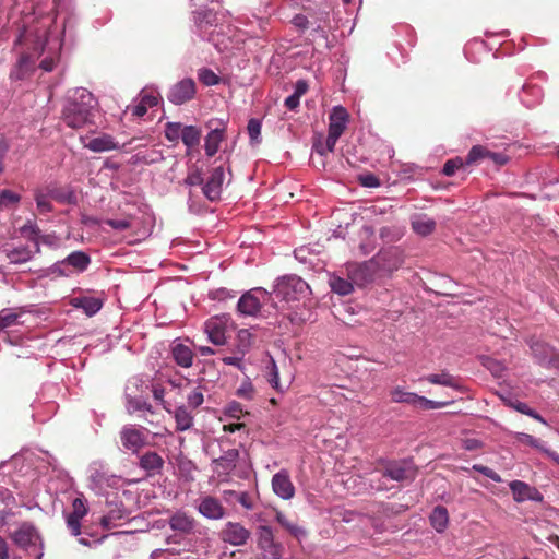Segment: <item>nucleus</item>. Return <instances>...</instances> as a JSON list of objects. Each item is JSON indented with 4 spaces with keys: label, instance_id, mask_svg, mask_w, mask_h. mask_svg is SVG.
Instances as JSON below:
<instances>
[{
    "label": "nucleus",
    "instance_id": "nucleus-28",
    "mask_svg": "<svg viewBox=\"0 0 559 559\" xmlns=\"http://www.w3.org/2000/svg\"><path fill=\"white\" fill-rule=\"evenodd\" d=\"M139 466L145 471L147 476L152 477L162 473L164 460L158 453L148 451L140 456Z\"/></svg>",
    "mask_w": 559,
    "mask_h": 559
},
{
    "label": "nucleus",
    "instance_id": "nucleus-16",
    "mask_svg": "<svg viewBox=\"0 0 559 559\" xmlns=\"http://www.w3.org/2000/svg\"><path fill=\"white\" fill-rule=\"evenodd\" d=\"M221 539L231 546H243L249 540L251 533L238 522H227L219 533Z\"/></svg>",
    "mask_w": 559,
    "mask_h": 559
},
{
    "label": "nucleus",
    "instance_id": "nucleus-31",
    "mask_svg": "<svg viewBox=\"0 0 559 559\" xmlns=\"http://www.w3.org/2000/svg\"><path fill=\"white\" fill-rule=\"evenodd\" d=\"M171 356L175 362L182 368H190L193 364V352L192 349L180 343L175 341L171 345Z\"/></svg>",
    "mask_w": 559,
    "mask_h": 559
},
{
    "label": "nucleus",
    "instance_id": "nucleus-58",
    "mask_svg": "<svg viewBox=\"0 0 559 559\" xmlns=\"http://www.w3.org/2000/svg\"><path fill=\"white\" fill-rule=\"evenodd\" d=\"M488 154H489L488 150H486L485 147H483L480 145H475L469 151L465 163L467 165L474 164L483 158H486L488 156Z\"/></svg>",
    "mask_w": 559,
    "mask_h": 559
},
{
    "label": "nucleus",
    "instance_id": "nucleus-52",
    "mask_svg": "<svg viewBox=\"0 0 559 559\" xmlns=\"http://www.w3.org/2000/svg\"><path fill=\"white\" fill-rule=\"evenodd\" d=\"M198 79L205 86H213L219 82L218 75L207 68H202L199 70Z\"/></svg>",
    "mask_w": 559,
    "mask_h": 559
},
{
    "label": "nucleus",
    "instance_id": "nucleus-41",
    "mask_svg": "<svg viewBox=\"0 0 559 559\" xmlns=\"http://www.w3.org/2000/svg\"><path fill=\"white\" fill-rule=\"evenodd\" d=\"M418 394L405 391L401 386H396L391 391V400L394 403H405L408 405H416Z\"/></svg>",
    "mask_w": 559,
    "mask_h": 559
},
{
    "label": "nucleus",
    "instance_id": "nucleus-20",
    "mask_svg": "<svg viewBox=\"0 0 559 559\" xmlns=\"http://www.w3.org/2000/svg\"><path fill=\"white\" fill-rule=\"evenodd\" d=\"M273 492L283 500H292L295 497V486L286 469L275 473L271 480Z\"/></svg>",
    "mask_w": 559,
    "mask_h": 559
},
{
    "label": "nucleus",
    "instance_id": "nucleus-56",
    "mask_svg": "<svg viewBox=\"0 0 559 559\" xmlns=\"http://www.w3.org/2000/svg\"><path fill=\"white\" fill-rule=\"evenodd\" d=\"M225 497L231 496L234 497L246 510L253 509V501L248 492H236L234 490L224 491Z\"/></svg>",
    "mask_w": 559,
    "mask_h": 559
},
{
    "label": "nucleus",
    "instance_id": "nucleus-36",
    "mask_svg": "<svg viewBox=\"0 0 559 559\" xmlns=\"http://www.w3.org/2000/svg\"><path fill=\"white\" fill-rule=\"evenodd\" d=\"M519 96L522 104H524L526 107H534L540 102L543 97V91L537 85L526 83L523 85Z\"/></svg>",
    "mask_w": 559,
    "mask_h": 559
},
{
    "label": "nucleus",
    "instance_id": "nucleus-26",
    "mask_svg": "<svg viewBox=\"0 0 559 559\" xmlns=\"http://www.w3.org/2000/svg\"><path fill=\"white\" fill-rule=\"evenodd\" d=\"M108 508L100 521L103 527L115 528L121 524V521L128 519V511L122 503H108Z\"/></svg>",
    "mask_w": 559,
    "mask_h": 559
},
{
    "label": "nucleus",
    "instance_id": "nucleus-49",
    "mask_svg": "<svg viewBox=\"0 0 559 559\" xmlns=\"http://www.w3.org/2000/svg\"><path fill=\"white\" fill-rule=\"evenodd\" d=\"M247 414L248 412H246L243 406L237 401L229 402L224 408V415L233 419H240Z\"/></svg>",
    "mask_w": 559,
    "mask_h": 559
},
{
    "label": "nucleus",
    "instance_id": "nucleus-24",
    "mask_svg": "<svg viewBox=\"0 0 559 559\" xmlns=\"http://www.w3.org/2000/svg\"><path fill=\"white\" fill-rule=\"evenodd\" d=\"M510 490L512 491L513 499L516 502L524 501H536L543 500V495L535 488L522 480H513L509 484Z\"/></svg>",
    "mask_w": 559,
    "mask_h": 559
},
{
    "label": "nucleus",
    "instance_id": "nucleus-47",
    "mask_svg": "<svg viewBox=\"0 0 559 559\" xmlns=\"http://www.w3.org/2000/svg\"><path fill=\"white\" fill-rule=\"evenodd\" d=\"M162 99L160 94L154 88H143L140 93V102L143 103L146 108H152L158 105Z\"/></svg>",
    "mask_w": 559,
    "mask_h": 559
},
{
    "label": "nucleus",
    "instance_id": "nucleus-19",
    "mask_svg": "<svg viewBox=\"0 0 559 559\" xmlns=\"http://www.w3.org/2000/svg\"><path fill=\"white\" fill-rule=\"evenodd\" d=\"M195 94V83L192 79H183L174 84L167 95V98L174 105H182L192 99Z\"/></svg>",
    "mask_w": 559,
    "mask_h": 559
},
{
    "label": "nucleus",
    "instance_id": "nucleus-22",
    "mask_svg": "<svg viewBox=\"0 0 559 559\" xmlns=\"http://www.w3.org/2000/svg\"><path fill=\"white\" fill-rule=\"evenodd\" d=\"M87 514L86 500L83 497H76L72 501V511L67 515L66 522L71 534L74 536L81 533V520Z\"/></svg>",
    "mask_w": 559,
    "mask_h": 559
},
{
    "label": "nucleus",
    "instance_id": "nucleus-44",
    "mask_svg": "<svg viewBox=\"0 0 559 559\" xmlns=\"http://www.w3.org/2000/svg\"><path fill=\"white\" fill-rule=\"evenodd\" d=\"M427 381L432 384H439L449 388H459L456 379L448 372L429 374Z\"/></svg>",
    "mask_w": 559,
    "mask_h": 559
},
{
    "label": "nucleus",
    "instance_id": "nucleus-37",
    "mask_svg": "<svg viewBox=\"0 0 559 559\" xmlns=\"http://www.w3.org/2000/svg\"><path fill=\"white\" fill-rule=\"evenodd\" d=\"M254 342V335L248 329H241L236 335V342L233 352L247 355Z\"/></svg>",
    "mask_w": 559,
    "mask_h": 559
},
{
    "label": "nucleus",
    "instance_id": "nucleus-30",
    "mask_svg": "<svg viewBox=\"0 0 559 559\" xmlns=\"http://www.w3.org/2000/svg\"><path fill=\"white\" fill-rule=\"evenodd\" d=\"M170 528L181 534H189L194 528V520L185 511L178 510L168 520Z\"/></svg>",
    "mask_w": 559,
    "mask_h": 559
},
{
    "label": "nucleus",
    "instance_id": "nucleus-4",
    "mask_svg": "<svg viewBox=\"0 0 559 559\" xmlns=\"http://www.w3.org/2000/svg\"><path fill=\"white\" fill-rule=\"evenodd\" d=\"M349 121V115L343 106H334L329 116V130L325 144H314L313 150L324 156L328 153H332L335 145L346 130Z\"/></svg>",
    "mask_w": 559,
    "mask_h": 559
},
{
    "label": "nucleus",
    "instance_id": "nucleus-39",
    "mask_svg": "<svg viewBox=\"0 0 559 559\" xmlns=\"http://www.w3.org/2000/svg\"><path fill=\"white\" fill-rule=\"evenodd\" d=\"M223 139H224L223 130L214 129V130L210 131L205 138V144H204L205 154L210 157L214 156L217 153V151L219 148V144L223 141Z\"/></svg>",
    "mask_w": 559,
    "mask_h": 559
},
{
    "label": "nucleus",
    "instance_id": "nucleus-5",
    "mask_svg": "<svg viewBox=\"0 0 559 559\" xmlns=\"http://www.w3.org/2000/svg\"><path fill=\"white\" fill-rule=\"evenodd\" d=\"M91 265V257L81 250L73 251L64 259L57 261L48 269V274L58 277H70L85 272Z\"/></svg>",
    "mask_w": 559,
    "mask_h": 559
},
{
    "label": "nucleus",
    "instance_id": "nucleus-50",
    "mask_svg": "<svg viewBox=\"0 0 559 559\" xmlns=\"http://www.w3.org/2000/svg\"><path fill=\"white\" fill-rule=\"evenodd\" d=\"M255 394L254 386L249 378H246L236 391V395L242 400L251 401Z\"/></svg>",
    "mask_w": 559,
    "mask_h": 559
},
{
    "label": "nucleus",
    "instance_id": "nucleus-9",
    "mask_svg": "<svg viewBox=\"0 0 559 559\" xmlns=\"http://www.w3.org/2000/svg\"><path fill=\"white\" fill-rule=\"evenodd\" d=\"M11 538L17 547L28 552L34 551L36 559H41L43 543L38 531L33 524L26 522L22 523L19 528L11 534Z\"/></svg>",
    "mask_w": 559,
    "mask_h": 559
},
{
    "label": "nucleus",
    "instance_id": "nucleus-12",
    "mask_svg": "<svg viewBox=\"0 0 559 559\" xmlns=\"http://www.w3.org/2000/svg\"><path fill=\"white\" fill-rule=\"evenodd\" d=\"M36 254H39L38 246L36 249L28 245H5L0 248V258L8 260L9 264L20 265L27 263L34 259Z\"/></svg>",
    "mask_w": 559,
    "mask_h": 559
},
{
    "label": "nucleus",
    "instance_id": "nucleus-17",
    "mask_svg": "<svg viewBox=\"0 0 559 559\" xmlns=\"http://www.w3.org/2000/svg\"><path fill=\"white\" fill-rule=\"evenodd\" d=\"M145 428H136L134 426H124L120 431V440L123 448L132 453H138L145 444Z\"/></svg>",
    "mask_w": 559,
    "mask_h": 559
},
{
    "label": "nucleus",
    "instance_id": "nucleus-53",
    "mask_svg": "<svg viewBox=\"0 0 559 559\" xmlns=\"http://www.w3.org/2000/svg\"><path fill=\"white\" fill-rule=\"evenodd\" d=\"M261 121L259 119L252 118L249 120L247 130L252 143L257 144L261 142Z\"/></svg>",
    "mask_w": 559,
    "mask_h": 559
},
{
    "label": "nucleus",
    "instance_id": "nucleus-11",
    "mask_svg": "<svg viewBox=\"0 0 559 559\" xmlns=\"http://www.w3.org/2000/svg\"><path fill=\"white\" fill-rule=\"evenodd\" d=\"M381 275L396 271L404 262L403 251L397 247H391L378 252L372 259Z\"/></svg>",
    "mask_w": 559,
    "mask_h": 559
},
{
    "label": "nucleus",
    "instance_id": "nucleus-46",
    "mask_svg": "<svg viewBox=\"0 0 559 559\" xmlns=\"http://www.w3.org/2000/svg\"><path fill=\"white\" fill-rule=\"evenodd\" d=\"M183 127L185 126L180 122H167L164 130L167 141L178 143V141L181 140Z\"/></svg>",
    "mask_w": 559,
    "mask_h": 559
},
{
    "label": "nucleus",
    "instance_id": "nucleus-61",
    "mask_svg": "<svg viewBox=\"0 0 559 559\" xmlns=\"http://www.w3.org/2000/svg\"><path fill=\"white\" fill-rule=\"evenodd\" d=\"M448 405V402H437L425 396H417L416 405L423 409H438Z\"/></svg>",
    "mask_w": 559,
    "mask_h": 559
},
{
    "label": "nucleus",
    "instance_id": "nucleus-57",
    "mask_svg": "<svg viewBox=\"0 0 559 559\" xmlns=\"http://www.w3.org/2000/svg\"><path fill=\"white\" fill-rule=\"evenodd\" d=\"M127 408L129 413H134L138 411H150L151 405L141 397H128L127 400Z\"/></svg>",
    "mask_w": 559,
    "mask_h": 559
},
{
    "label": "nucleus",
    "instance_id": "nucleus-25",
    "mask_svg": "<svg viewBox=\"0 0 559 559\" xmlns=\"http://www.w3.org/2000/svg\"><path fill=\"white\" fill-rule=\"evenodd\" d=\"M239 457V451L237 449H229L224 454L212 461V466L215 473L221 475H229V473L236 467V463Z\"/></svg>",
    "mask_w": 559,
    "mask_h": 559
},
{
    "label": "nucleus",
    "instance_id": "nucleus-23",
    "mask_svg": "<svg viewBox=\"0 0 559 559\" xmlns=\"http://www.w3.org/2000/svg\"><path fill=\"white\" fill-rule=\"evenodd\" d=\"M197 509L202 516L209 520H222L226 514L222 502L212 496L201 497Z\"/></svg>",
    "mask_w": 559,
    "mask_h": 559
},
{
    "label": "nucleus",
    "instance_id": "nucleus-43",
    "mask_svg": "<svg viewBox=\"0 0 559 559\" xmlns=\"http://www.w3.org/2000/svg\"><path fill=\"white\" fill-rule=\"evenodd\" d=\"M265 377L267 378V381L272 385V388H274L277 391L281 390L278 368L275 360L272 357H270L269 361L265 365Z\"/></svg>",
    "mask_w": 559,
    "mask_h": 559
},
{
    "label": "nucleus",
    "instance_id": "nucleus-48",
    "mask_svg": "<svg viewBox=\"0 0 559 559\" xmlns=\"http://www.w3.org/2000/svg\"><path fill=\"white\" fill-rule=\"evenodd\" d=\"M20 233L24 238L32 242V246H35V241L38 240V237L40 235V229L34 222L27 221L20 228Z\"/></svg>",
    "mask_w": 559,
    "mask_h": 559
},
{
    "label": "nucleus",
    "instance_id": "nucleus-38",
    "mask_svg": "<svg viewBox=\"0 0 559 559\" xmlns=\"http://www.w3.org/2000/svg\"><path fill=\"white\" fill-rule=\"evenodd\" d=\"M429 521H430L431 526L438 533L444 532L449 524L448 510L442 506L435 507L430 513Z\"/></svg>",
    "mask_w": 559,
    "mask_h": 559
},
{
    "label": "nucleus",
    "instance_id": "nucleus-10",
    "mask_svg": "<svg viewBox=\"0 0 559 559\" xmlns=\"http://www.w3.org/2000/svg\"><path fill=\"white\" fill-rule=\"evenodd\" d=\"M270 299V294L262 287H255L245 293L238 300L237 309L243 316L255 317L263 304Z\"/></svg>",
    "mask_w": 559,
    "mask_h": 559
},
{
    "label": "nucleus",
    "instance_id": "nucleus-33",
    "mask_svg": "<svg viewBox=\"0 0 559 559\" xmlns=\"http://www.w3.org/2000/svg\"><path fill=\"white\" fill-rule=\"evenodd\" d=\"M174 419L176 421V430L186 431L192 428L194 424V416L185 405L177 406L174 409Z\"/></svg>",
    "mask_w": 559,
    "mask_h": 559
},
{
    "label": "nucleus",
    "instance_id": "nucleus-55",
    "mask_svg": "<svg viewBox=\"0 0 559 559\" xmlns=\"http://www.w3.org/2000/svg\"><path fill=\"white\" fill-rule=\"evenodd\" d=\"M187 407L198 408L204 402L203 391L200 386H195L192 391L187 395Z\"/></svg>",
    "mask_w": 559,
    "mask_h": 559
},
{
    "label": "nucleus",
    "instance_id": "nucleus-8",
    "mask_svg": "<svg viewBox=\"0 0 559 559\" xmlns=\"http://www.w3.org/2000/svg\"><path fill=\"white\" fill-rule=\"evenodd\" d=\"M236 325L229 314L213 316L204 322L203 331L207 340L216 346L227 343V334L235 330Z\"/></svg>",
    "mask_w": 559,
    "mask_h": 559
},
{
    "label": "nucleus",
    "instance_id": "nucleus-14",
    "mask_svg": "<svg viewBox=\"0 0 559 559\" xmlns=\"http://www.w3.org/2000/svg\"><path fill=\"white\" fill-rule=\"evenodd\" d=\"M530 347L537 364L559 370V354L552 347L540 341L532 342Z\"/></svg>",
    "mask_w": 559,
    "mask_h": 559
},
{
    "label": "nucleus",
    "instance_id": "nucleus-7",
    "mask_svg": "<svg viewBox=\"0 0 559 559\" xmlns=\"http://www.w3.org/2000/svg\"><path fill=\"white\" fill-rule=\"evenodd\" d=\"M309 292V285L297 275H286L277 280L274 286V295L284 301L299 300Z\"/></svg>",
    "mask_w": 559,
    "mask_h": 559
},
{
    "label": "nucleus",
    "instance_id": "nucleus-42",
    "mask_svg": "<svg viewBox=\"0 0 559 559\" xmlns=\"http://www.w3.org/2000/svg\"><path fill=\"white\" fill-rule=\"evenodd\" d=\"M329 284L331 289L341 296H346L353 292V282L338 276H331Z\"/></svg>",
    "mask_w": 559,
    "mask_h": 559
},
{
    "label": "nucleus",
    "instance_id": "nucleus-1",
    "mask_svg": "<svg viewBox=\"0 0 559 559\" xmlns=\"http://www.w3.org/2000/svg\"><path fill=\"white\" fill-rule=\"evenodd\" d=\"M55 21L53 19L46 17L40 22V27L33 29H25L16 40V44H32V51L22 53L16 66L12 69L10 76L13 80H23L33 69L36 58H38L46 50L48 56L45 57L39 67L46 71L51 72L55 68L58 53L61 49V41L58 37H52L48 27Z\"/></svg>",
    "mask_w": 559,
    "mask_h": 559
},
{
    "label": "nucleus",
    "instance_id": "nucleus-63",
    "mask_svg": "<svg viewBox=\"0 0 559 559\" xmlns=\"http://www.w3.org/2000/svg\"><path fill=\"white\" fill-rule=\"evenodd\" d=\"M243 359H245V355L233 352L231 356L223 357L222 361L227 366H233V367L243 371L245 370Z\"/></svg>",
    "mask_w": 559,
    "mask_h": 559
},
{
    "label": "nucleus",
    "instance_id": "nucleus-34",
    "mask_svg": "<svg viewBox=\"0 0 559 559\" xmlns=\"http://www.w3.org/2000/svg\"><path fill=\"white\" fill-rule=\"evenodd\" d=\"M413 230L419 236H428L436 228V222L426 214H417L411 221Z\"/></svg>",
    "mask_w": 559,
    "mask_h": 559
},
{
    "label": "nucleus",
    "instance_id": "nucleus-59",
    "mask_svg": "<svg viewBox=\"0 0 559 559\" xmlns=\"http://www.w3.org/2000/svg\"><path fill=\"white\" fill-rule=\"evenodd\" d=\"M515 439H516L518 442H520L522 444L532 447L534 449H538L540 451L544 450L543 443L538 439L534 438L533 436H531L528 433L516 432L515 433Z\"/></svg>",
    "mask_w": 559,
    "mask_h": 559
},
{
    "label": "nucleus",
    "instance_id": "nucleus-62",
    "mask_svg": "<svg viewBox=\"0 0 559 559\" xmlns=\"http://www.w3.org/2000/svg\"><path fill=\"white\" fill-rule=\"evenodd\" d=\"M513 407L522 413V414H525L536 420H538L539 423L546 425V420L534 409H532L526 403H523V402H516Z\"/></svg>",
    "mask_w": 559,
    "mask_h": 559
},
{
    "label": "nucleus",
    "instance_id": "nucleus-32",
    "mask_svg": "<svg viewBox=\"0 0 559 559\" xmlns=\"http://www.w3.org/2000/svg\"><path fill=\"white\" fill-rule=\"evenodd\" d=\"M84 147L92 152L102 153L117 150L118 144L115 142L111 135L103 134L100 136L91 139L87 143L84 144Z\"/></svg>",
    "mask_w": 559,
    "mask_h": 559
},
{
    "label": "nucleus",
    "instance_id": "nucleus-13",
    "mask_svg": "<svg viewBox=\"0 0 559 559\" xmlns=\"http://www.w3.org/2000/svg\"><path fill=\"white\" fill-rule=\"evenodd\" d=\"M258 547L265 558L280 559L282 557V545L274 540L273 530L262 525L258 530Z\"/></svg>",
    "mask_w": 559,
    "mask_h": 559
},
{
    "label": "nucleus",
    "instance_id": "nucleus-15",
    "mask_svg": "<svg viewBox=\"0 0 559 559\" xmlns=\"http://www.w3.org/2000/svg\"><path fill=\"white\" fill-rule=\"evenodd\" d=\"M349 275L352 282L359 286H365L374 282L377 278L382 277L379 269L374 265V262H372L371 259L364 263L352 266L349 270Z\"/></svg>",
    "mask_w": 559,
    "mask_h": 559
},
{
    "label": "nucleus",
    "instance_id": "nucleus-27",
    "mask_svg": "<svg viewBox=\"0 0 559 559\" xmlns=\"http://www.w3.org/2000/svg\"><path fill=\"white\" fill-rule=\"evenodd\" d=\"M56 199L60 202L67 201V198L62 197L57 192L56 189H36L34 191V199L37 205V209L40 213H49L52 211V205L50 203V199Z\"/></svg>",
    "mask_w": 559,
    "mask_h": 559
},
{
    "label": "nucleus",
    "instance_id": "nucleus-60",
    "mask_svg": "<svg viewBox=\"0 0 559 559\" xmlns=\"http://www.w3.org/2000/svg\"><path fill=\"white\" fill-rule=\"evenodd\" d=\"M21 200V197L8 189L0 190V207H8L11 204H16Z\"/></svg>",
    "mask_w": 559,
    "mask_h": 559
},
{
    "label": "nucleus",
    "instance_id": "nucleus-6",
    "mask_svg": "<svg viewBox=\"0 0 559 559\" xmlns=\"http://www.w3.org/2000/svg\"><path fill=\"white\" fill-rule=\"evenodd\" d=\"M90 487L97 495H105L107 488L118 489L126 484L121 477L109 474L108 469L102 462H93L88 466Z\"/></svg>",
    "mask_w": 559,
    "mask_h": 559
},
{
    "label": "nucleus",
    "instance_id": "nucleus-64",
    "mask_svg": "<svg viewBox=\"0 0 559 559\" xmlns=\"http://www.w3.org/2000/svg\"><path fill=\"white\" fill-rule=\"evenodd\" d=\"M464 165V160L460 157L452 158L445 162L442 168V174L445 176H453L455 171Z\"/></svg>",
    "mask_w": 559,
    "mask_h": 559
},
{
    "label": "nucleus",
    "instance_id": "nucleus-3",
    "mask_svg": "<svg viewBox=\"0 0 559 559\" xmlns=\"http://www.w3.org/2000/svg\"><path fill=\"white\" fill-rule=\"evenodd\" d=\"M194 26L199 36L202 39L213 43V45L219 50L225 51L234 48L230 38H219L222 24H219V17L216 13L210 10H199L193 15Z\"/></svg>",
    "mask_w": 559,
    "mask_h": 559
},
{
    "label": "nucleus",
    "instance_id": "nucleus-45",
    "mask_svg": "<svg viewBox=\"0 0 559 559\" xmlns=\"http://www.w3.org/2000/svg\"><path fill=\"white\" fill-rule=\"evenodd\" d=\"M105 224L115 230L123 231L134 227L135 218L131 215L122 218H108Z\"/></svg>",
    "mask_w": 559,
    "mask_h": 559
},
{
    "label": "nucleus",
    "instance_id": "nucleus-21",
    "mask_svg": "<svg viewBox=\"0 0 559 559\" xmlns=\"http://www.w3.org/2000/svg\"><path fill=\"white\" fill-rule=\"evenodd\" d=\"M225 180V170L222 166L215 167L202 187L204 197L210 201H216L221 198L222 188Z\"/></svg>",
    "mask_w": 559,
    "mask_h": 559
},
{
    "label": "nucleus",
    "instance_id": "nucleus-54",
    "mask_svg": "<svg viewBox=\"0 0 559 559\" xmlns=\"http://www.w3.org/2000/svg\"><path fill=\"white\" fill-rule=\"evenodd\" d=\"M36 243L38 246V249L40 250V246L45 245L50 248H58L60 246V239L56 234H41L38 237V240L35 241V246H33L34 249H36Z\"/></svg>",
    "mask_w": 559,
    "mask_h": 559
},
{
    "label": "nucleus",
    "instance_id": "nucleus-40",
    "mask_svg": "<svg viewBox=\"0 0 559 559\" xmlns=\"http://www.w3.org/2000/svg\"><path fill=\"white\" fill-rule=\"evenodd\" d=\"M201 129L195 126H185L181 141L187 146V148H193L199 145L201 139Z\"/></svg>",
    "mask_w": 559,
    "mask_h": 559
},
{
    "label": "nucleus",
    "instance_id": "nucleus-51",
    "mask_svg": "<svg viewBox=\"0 0 559 559\" xmlns=\"http://www.w3.org/2000/svg\"><path fill=\"white\" fill-rule=\"evenodd\" d=\"M17 320H19V313H16L10 309H4V310L0 311V333L4 329L16 324Z\"/></svg>",
    "mask_w": 559,
    "mask_h": 559
},
{
    "label": "nucleus",
    "instance_id": "nucleus-18",
    "mask_svg": "<svg viewBox=\"0 0 559 559\" xmlns=\"http://www.w3.org/2000/svg\"><path fill=\"white\" fill-rule=\"evenodd\" d=\"M416 474L417 469L414 463L408 460L391 462L386 465L384 472V476L396 481L413 480Z\"/></svg>",
    "mask_w": 559,
    "mask_h": 559
},
{
    "label": "nucleus",
    "instance_id": "nucleus-2",
    "mask_svg": "<svg viewBox=\"0 0 559 559\" xmlns=\"http://www.w3.org/2000/svg\"><path fill=\"white\" fill-rule=\"evenodd\" d=\"M97 105L93 94L83 87L68 92L62 109L63 122L72 129H81L93 123L94 111Z\"/></svg>",
    "mask_w": 559,
    "mask_h": 559
},
{
    "label": "nucleus",
    "instance_id": "nucleus-29",
    "mask_svg": "<svg viewBox=\"0 0 559 559\" xmlns=\"http://www.w3.org/2000/svg\"><path fill=\"white\" fill-rule=\"evenodd\" d=\"M71 306L82 309L88 317L95 316L103 307V300L95 296H76L71 299Z\"/></svg>",
    "mask_w": 559,
    "mask_h": 559
},
{
    "label": "nucleus",
    "instance_id": "nucleus-35",
    "mask_svg": "<svg viewBox=\"0 0 559 559\" xmlns=\"http://www.w3.org/2000/svg\"><path fill=\"white\" fill-rule=\"evenodd\" d=\"M275 520L282 527H284L292 536L298 540L307 537V531L296 522L290 521L282 511H276Z\"/></svg>",
    "mask_w": 559,
    "mask_h": 559
}]
</instances>
